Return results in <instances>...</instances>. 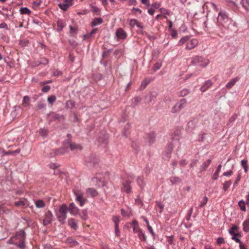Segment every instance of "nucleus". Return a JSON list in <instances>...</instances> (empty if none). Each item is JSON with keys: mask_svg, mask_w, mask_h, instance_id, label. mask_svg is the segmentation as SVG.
Masks as SVG:
<instances>
[{"mask_svg": "<svg viewBox=\"0 0 249 249\" xmlns=\"http://www.w3.org/2000/svg\"><path fill=\"white\" fill-rule=\"evenodd\" d=\"M187 103L185 99H181L177 103L176 105L172 107L171 112L173 113H175L179 112L181 109L183 108Z\"/></svg>", "mask_w": 249, "mask_h": 249, "instance_id": "obj_5", "label": "nucleus"}, {"mask_svg": "<svg viewBox=\"0 0 249 249\" xmlns=\"http://www.w3.org/2000/svg\"><path fill=\"white\" fill-rule=\"evenodd\" d=\"M66 106L68 108H72L74 107V103L71 100H68L66 103Z\"/></svg>", "mask_w": 249, "mask_h": 249, "instance_id": "obj_52", "label": "nucleus"}, {"mask_svg": "<svg viewBox=\"0 0 249 249\" xmlns=\"http://www.w3.org/2000/svg\"><path fill=\"white\" fill-rule=\"evenodd\" d=\"M67 212V206L66 204H63L60 206L58 212H56V216L61 224H64L65 223Z\"/></svg>", "mask_w": 249, "mask_h": 249, "instance_id": "obj_1", "label": "nucleus"}, {"mask_svg": "<svg viewBox=\"0 0 249 249\" xmlns=\"http://www.w3.org/2000/svg\"><path fill=\"white\" fill-rule=\"evenodd\" d=\"M73 192L75 196L76 202L79 203L81 207H83L87 201V199L84 197L83 192L78 189H73Z\"/></svg>", "mask_w": 249, "mask_h": 249, "instance_id": "obj_3", "label": "nucleus"}, {"mask_svg": "<svg viewBox=\"0 0 249 249\" xmlns=\"http://www.w3.org/2000/svg\"><path fill=\"white\" fill-rule=\"evenodd\" d=\"M180 135V132L179 130H177L174 132V136H172V139L173 140H178L179 138V136Z\"/></svg>", "mask_w": 249, "mask_h": 249, "instance_id": "obj_47", "label": "nucleus"}, {"mask_svg": "<svg viewBox=\"0 0 249 249\" xmlns=\"http://www.w3.org/2000/svg\"><path fill=\"white\" fill-rule=\"evenodd\" d=\"M137 182L141 190H143L145 185L143 177L142 176L138 177L137 179Z\"/></svg>", "mask_w": 249, "mask_h": 249, "instance_id": "obj_22", "label": "nucleus"}, {"mask_svg": "<svg viewBox=\"0 0 249 249\" xmlns=\"http://www.w3.org/2000/svg\"><path fill=\"white\" fill-rule=\"evenodd\" d=\"M69 42L70 44L73 48H75L78 45V43L74 40H70L69 41Z\"/></svg>", "mask_w": 249, "mask_h": 249, "instance_id": "obj_62", "label": "nucleus"}, {"mask_svg": "<svg viewBox=\"0 0 249 249\" xmlns=\"http://www.w3.org/2000/svg\"><path fill=\"white\" fill-rule=\"evenodd\" d=\"M79 214L82 220H86L88 219V211L86 209L82 210Z\"/></svg>", "mask_w": 249, "mask_h": 249, "instance_id": "obj_31", "label": "nucleus"}, {"mask_svg": "<svg viewBox=\"0 0 249 249\" xmlns=\"http://www.w3.org/2000/svg\"><path fill=\"white\" fill-rule=\"evenodd\" d=\"M243 231L245 232H249V217L243 223Z\"/></svg>", "mask_w": 249, "mask_h": 249, "instance_id": "obj_32", "label": "nucleus"}, {"mask_svg": "<svg viewBox=\"0 0 249 249\" xmlns=\"http://www.w3.org/2000/svg\"><path fill=\"white\" fill-rule=\"evenodd\" d=\"M51 115L52 116V118L53 121H55V120L60 121L63 118V116L59 114L53 113Z\"/></svg>", "mask_w": 249, "mask_h": 249, "instance_id": "obj_40", "label": "nucleus"}, {"mask_svg": "<svg viewBox=\"0 0 249 249\" xmlns=\"http://www.w3.org/2000/svg\"><path fill=\"white\" fill-rule=\"evenodd\" d=\"M158 93L156 91L150 92L148 94L145 96V99L147 103H152L154 104L156 102V99Z\"/></svg>", "mask_w": 249, "mask_h": 249, "instance_id": "obj_8", "label": "nucleus"}, {"mask_svg": "<svg viewBox=\"0 0 249 249\" xmlns=\"http://www.w3.org/2000/svg\"><path fill=\"white\" fill-rule=\"evenodd\" d=\"M59 8L63 11H66L69 8V6L68 4L66 3L63 1L62 3H60L58 4Z\"/></svg>", "mask_w": 249, "mask_h": 249, "instance_id": "obj_45", "label": "nucleus"}, {"mask_svg": "<svg viewBox=\"0 0 249 249\" xmlns=\"http://www.w3.org/2000/svg\"><path fill=\"white\" fill-rule=\"evenodd\" d=\"M221 167H222V166L221 164H219L218 165L215 172H214V173L213 174V175L212 176V178L213 180H216L217 179L218 176H219V174L221 170Z\"/></svg>", "mask_w": 249, "mask_h": 249, "instance_id": "obj_25", "label": "nucleus"}, {"mask_svg": "<svg viewBox=\"0 0 249 249\" xmlns=\"http://www.w3.org/2000/svg\"><path fill=\"white\" fill-rule=\"evenodd\" d=\"M142 101V98L140 96H137L134 99L131 104V106L135 107Z\"/></svg>", "mask_w": 249, "mask_h": 249, "instance_id": "obj_35", "label": "nucleus"}, {"mask_svg": "<svg viewBox=\"0 0 249 249\" xmlns=\"http://www.w3.org/2000/svg\"><path fill=\"white\" fill-rule=\"evenodd\" d=\"M193 207H191L188 211L187 216H186V220L187 221H189L191 218V215L193 213Z\"/></svg>", "mask_w": 249, "mask_h": 249, "instance_id": "obj_53", "label": "nucleus"}, {"mask_svg": "<svg viewBox=\"0 0 249 249\" xmlns=\"http://www.w3.org/2000/svg\"><path fill=\"white\" fill-rule=\"evenodd\" d=\"M138 236L140 240L143 241H146L147 239V237L144 233V232L141 229V230L138 231V233H137Z\"/></svg>", "mask_w": 249, "mask_h": 249, "instance_id": "obj_23", "label": "nucleus"}, {"mask_svg": "<svg viewBox=\"0 0 249 249\" xmlns=\"http://www.w3.org/2000/svg\"><path fill=\"white\" fill-rule=\"evenodd\" d=\"M240 77L238 76L235 77L234 78H232L230 81L226 84V87L228 89H231L235 83L239 81Z\"/></svg>", "mask_w": 249, "mask_h": 249, "instance_id": "obj_18", "label": "nucleus"}, {"mask_svg": "<svg viewBox=\"0 0 249 249\" xmlns=\"http://www.w3.org/2000/svg\"><path fill=\"white\" fill-rule=\"evenodd\" d=\"M64 146L67 147H70L71 150L72 151L75 150H81L82 149V146L79 144L75 143H72L71 140L67 139L64 142Z\"/></svg>", "mask_w": 249, "mask_h": 249, "instance_id": "obj_6", "label": "nucleus"}, {"mask_svg": "<svg viewBox=\"0 0 249 249\" xmlns=\"http://www.w3.org/2000/svg\"><path fill=\"white\" fill-rule=\"evenodd\" d=\"M246 203L242 199L238 202V206L242 211L245 212L246 211Z\"/></svg>", "mask_w": 249, "mask_h": 249, "instance_id": "obj_38", "label": "nucleus"}, {"mask_svg": "<svg viewBox=\"0 0 249 249\" xmlns=\"http://www.w3.org/2000/svg\"><path fill=\"white\" fill-rule=\"evenodd\" d=\"M232 182L231 180H228L227 181H225L223 184V189L225 191H226L230 187L231 185V184Z\"/></svg>", "mask_w": 249, "mask_h": 249, "instance_id": "obj_46", "label": "nucleus"}, {"mask_svg": "<svg viewBox=\"0 0 249 249\" xmlns=\"http://www.w3.org/2000/svg\"><path fill=\"white\" fill-rule=\"evenodd\" d=\"M103 20L101 18H96L93 20L91 23V26H95L100 25L103 23Z\"/></svg>", "mask_w": 249, "mask_h": 249, "instance_id": "obj_27", "label": "nucleus"}, {"mask_svg": "<svg viewBox=\"0 0 249 249\" xmlns=\"http://www.w3.org/2000/svg\"><path fill=\"white\" fill-rule=\"evenodd\" d=\"M209 63V60L201 56H196L192 58L191 64L194 66H199L204 68Z\"/></svg>", "mask_w": 249, "mask_h": 249, "instance_id": "obj_2", "label": "nucleus"}, {"mask_svg": "<svg viewBox=\"0 0 249 249\" xmlns=\"http://www.w3.org/2000/svg\"><path fill=\"white\" fill-rule=\"evenodd\" d=\"M135 204L138 205H142L143 203L139 196H138L137 198L135 200Z\"/></svg>", "mask_w": 249, "mask_h": 249, "instance_id": "obj_55", "label": "nucleus"}, {"mask_svg": "<svg viewBox=\"0 0 249 249\" xmlns=\"http://www.w3.org/2000/svg\"><path fill=\"white\" fill-rule=\"evenodd\" d=\"M78 220L73 218H69L68 220V224L72 229L74 231L77 230L78 226L77 225Z\"/></svg>", "mask_w": 249, "mask_h": 249, "instance_id": "obj_12", "label": "nucleus"}, {"mask_svg": "<svg viewBox=\"0 0 249 249\" xmlns=\"http://www.w3.org/2000/svg\"><path fill=\"white\" fill-rule=\"evenodd\" d=\"M156 134L154 132H150L147 134L146 138V142L148 145L152 144L155 141L156 139Z\"/></svg>", "mask_w": 249, "mask_h": 249, "instance_id": "obj_9", "label": "nucleus"}, {"mask_svg": "<svg viewBox=\"0 0 249 249\" xmlns=\"http://www.w3.org/2000/svg\"><path fill=\"white\" fill-rule=\"evenodd\" d=\"M169 179L172 184L180 183L181 182V179L178 177H171Z\"/></svg>", "mask_w": 249, "mask_h": 249, "instance_id": "obj_33", "label": "nucleus"}, {"mask_svg": "<svg viewBox=\"0 0 249 249\" xmlns=\"http://www.w3.org/2000/svg\"><path fill=\"white\" fill-rule=\"evenodd\" d=\"M49 63L48 60L45 58L42 57L40 59V60L39 61V64H41V65H46Z\"/></svg>", "mask_w": 249, "mask_h": 249, "instance_id": "obj_54", "label": "nucleus"}, {"mask_svg": "<svg viewBox=\"0 0 249 249\" xmlns=\"http://www.w3.org/2000/svg\"><path fill=\"white\" fill-rule=\"evenodd\" d=\"M208 197L206 196H205L202 200L201 201L199 205V208H202L207 203L208 201Z\"/></svg>", "mask_w": 249, "mask_h": 249, "instance_id": "obj_48", "label": "nucleus"}, {"mask_svg": "<svg viewBox=\"0 0 249 249\" xmlns=\"http://www.w3.org/2000/svg\"><path fill=\"white\" fill-rule=\"evenodd\" d=\"M240 3L246 11H249V0H241Z\"/></svg>", "mask_w": 249, "mask_h": 249, "instance_id": "obj_28", "label": "nucleus"}, {"mask_svg": "<svg viewBox=\"0 0 249 249\" xmlns=\"http://www.w3.org/2000/svg\"><path fill=\"white\" fill-rule=\"evenodd\" d=\"M248 160H247L244 159L241 161V164L242 167L244 170V172L247 173L248 171V165H247Z\"/></svg>", "mask_w": 249, "mask_h": 249, "instance_id": "obj_43", "label": "nucleus"}, {"mask_svg": "<svg viewBox=\"0 0 249 249\" xmlns=\"http://www.w3.org/2000/svg\"><path fill=\"white\" fill-rule=\"evenodd\" d=\"M35 204L36 208H41L45 206V202L41 199H38L35 201Z\"/></svg>", "mask_w": 249, "mask_h": 249, "instance_id": "obj_29", "label": "nucleus"}, {"mask_svg": "<svg viewBox=\"0 0 249 249\" xmlns=\"http://www.w3.org/2000/svg\"><path fill=\"white\" fill-rule=\"evenodd\" d=\"M212 162L211 160L209 159L206 161L204 162L200 166V172H203L206 170Z\"/></svg>", "mask_w": 249, "mask_h": 249, "instance_id": "obj_21", "label": "nucleus"}, {"mask_svg": "<svg viewBox=\"0 0 249 249\" xmlns=\"http://www.w3.org/2000/svg\"><path fill=\"white\" fill-rule=\"evenodd\" d=\"M229 232L231 235L232 236L231 239L234 240L236 243H239V246L241 244H243L241 241V240L237 237V236L238 235V234L236 233L235 232H232V231H229Z\"/></svg>", "mask_w": 249, "mask_h": 249, "instance_id": "obj_26", "label": "nucleus"}, {"mask_svg": "<svg viewBox=\"0 0 249 249\" xmlns=\"http://www.w3.org/2000/svg\"><path fill=\"white\" fill-rule=\"evenodd\" d=\"M196 122L195 120L190 121L187 125L186 130L188 132H191L196 126Z\"/></svg>", "mask_w": 249, "mask_h": 249, "instance_id": "obj_17", "label": "nucleus"}, {"mask_svg": "<svg viewBox=\"0 0 249 249\" xmlns=\"http://www.w3.org/2000/svg\"><path fill=\"white\" fill-rule=\"evenodd\" d=\"M53 219V215L52 213L48 210L45 214V217L43 220L44 226H47L50 224Z\"/></svg>", "mask_w": 249, "mask_h": 249, "instance_id": "obj_7", "label": "nucleus"}, {"mask_svg": "<svg viewBox=\"0 0 249 249\" xmlns=\"http://www.w3.org/2000/svg\"><path fill=\"white\" fill-rule=\"evenodd\" d=\"M131 183V181L127 179L122 183L123 186V190L127 194H129L131 192L132 188L130 185Z\"/></svg>", "mask_w": 249, "mask_h": 249, "instance_id": "obj_13", "label": "nucleus"}, {"mask_svg": "<svg viewBox=\"0 0 249 249\" xmlns=\"http://www.w3.org/2000/svg\"><path fill=\"white\" fill-rule=\"evenodd\" d=\"M56 98L54 95H51L48 98V102L49 104H52L56 101Z\"/></svg>", "mask_w": 249, "mask_h": 249, "instance_id": "obj_51", "label": "nucleus"}, {"mask_svg": "<svg viewBox=\"0 0 249 249\" xmlns=\"http://www.w3.org/2000/svg\"><path fill=\"white\" fill-rule=\"evenodd\" d=\"M13 238L18 241L22 239L25 240L26 233L23 230L17 231L15 235L13 236Z\"/></svg>", "mask_w": 249, "mask_h": 249, "instance_id": "obj_14", "label": "nucleus"}, {"mask_svg": "<svg viewBox=\"0 0 249 249\" xmlns=\"http://www.w3.org/2000/svg\"><path fill=\"white\" fill-rule=\"evenodd\" d=\"M41 4V1H34L32 3L33 8L36 9H37Z\"/></svg>", "mask_w": 249, "mask_h": 249, "instance_id": "obj_63", "label": "nucleus"}, {"mask_svg": "<svg viewBox=\"0 0 249 249\" xmlns=\"http://www.w3.org/2000/svg\"><path fill=\"white\" fill-rule=\"evenodd\" d=\"M198 41L196 39H193L190 41H188L186 44V49L191 50L196 47L198 44Z\"/></svg>", "mask_w": 249, "mask_h": 249, "instance_id": "obj_15", "label": "nucleus"}, {"mask_svg": "<svg viewBox=\"0 0 249 249\" xmlns=\"http://www.w3.org/2000/svg\"><path fill=\"white\" fill-rule=\"evenodd\" d=\"M229 20V17L225 11H220L218 13V16L217 18V25L220 27V26L225 27L226 24Z\"/></svg>", "mask_w": 249, "mask_h": 249, "instance_id": "obj_4", "label": "nucleus"}, {"mask_svg": "<svg viewBox=\"0 0 249 249\" xmlns=\"http://www.w3.org/2000/svg\"><path fill=\"white\" fill-rule=\"evenodd\" d=\"M189 90L187 89H184L180 91L179 96L181 97H184L186 96L189 93Z\"/></svg>", "mask_w": 249, "mask_h": 249, "instance_id": "obj_49", "label": "nucleus"}, {"mask_svg": "<svg viewBox=\"0 0 249 249\" xmlns=\"http://www.w3.org/2000/svg\"><path fill=\"white\" fill-rule=\"evenodd\" d=\"M29 43V41L26 39L21 40L19 41V44L22 47H25Z\"/></svg>", "mask_w": 249, "mask_h": 249, "instance_id": "obj_57", "label": "nucleus"}, {"mask_svg": "<svg viewBox=\"0 0 249 249\" xmlns=\"http://www.w3.org/2000/svg\"><path fill=\"white\" fill-rule=\"evenodd\" d=\"M116 36L118 39H124L127 37V34L122 28L118 29L116 31Z\"/></svg>", "mask_w": 249, "mask_h": 249, "instance_id": "obj_11", "label": "nucleus"}, {"mask_svg": "<svg viewBox=\"0 0 249 249\" xmlns=\"http://www.w3.org/2000/svg\"><path fill=\"white\" fill-rule=\"evenodd\" d=\"M87 193L91 195L92 196H95L98 195L97 192L93 188L87 189Z\"/></svg>", "mask_w": 249, "mask_h": 249, "instance_id": "obj_44", "label": "nucleus"}, {"mask_svg": "<svg viewBox=\"0 0 249 249\" xmlns=\"http://www.w3.org/2000/svg\"><path fill=\"white\" fill-rule=\"evenodd\" d=\"M130 128V124L129 123H127L124 126V130H123V134L125 137L127 136L128 132Z\"/></svg>", "mask_w": 249, "mask_h": 249, "instance_id": "obj_42", "label": "nucleus"}, {"mask_svg": "<svg viewBox=\"0 0 249 249\" xmlns=\"http://www.w3.org/2000/svg\"><path fill=\"white\" fill-rule=\"evenodd\" d=\"M90 8L91 9L92 11L94 13H97L100 12V9L96 6H92L91 5H90Z\"/></svg>", "mask_w": 249, "mask_h": 249, "instance_id": "obj_59", "label": "nucleus"}, {"mask_svg": "<svg viewBox=\"0 0 249 249\" xmlns=\"http://www.w3.org/2000/svg\"><path fill=\"white\" fill-rule=\"evenodd\" d=\"M57 31L60 32L63 30V28L65 27V23L62 19H59L57 21Z\"/></svg>", "mask_w": 249, "mask_h": 249, "instance_id": "obj_24", "label": "nucleus"}, {"mask_svg": "<svg viewBox=\"0 0 249 249\" xmlns=\"http://www.w3.org/2000/svg\"><path fill=\"white\" fill-rule=\"evenodd\" d=\"M30 98L28 96H25L23 97L22 100V105L24 107H26L29 106Z\"/></svg>", "mask_w": 249, "mask_h": 249, "instance_id": "obj_37", "label": "nucleus"}, {"mask_svg": "<svg viewBox=\"0 0 249 249\" xmlns=\"http://www.w3.org/2000/svg\"><path fill=\"white\" fill-rule=\"evenodd\" d=\"M173 149V144L172 142H170L167 145L166 149L165 150L172 152Z\"/></svg>", "mask_w": 249, "mask_h": 249, "instance_id": "obj_56", "label": "nucleus"}, {"mask_svg": "<svg viewBox=\"0 0 249 249\" xmlns=\"http://www.w3.org/2000/svg\"><path fill=\"white\" fill-rule=\"evenodd\" d=\"M70 34L71 36H75L76 35L78 31V29L77 27H74L72 26H70Z\"/></svg>", "mask_w": 249, "mask_h": 249, "instance_id": "obj_36", "label": "nucleus"}, {"mask_svg": "<svg viewBox=\"0 0 249 249\" xmlns=\"http://www.w3.org/2000/svg\"><path fill=\"white\" fill-rule=\"evenodd\" d=\"M129 25L133 28L135 26H136L137 27L140 29H143V26L142 24V23H140L137 19H131L129 20Z\"/></svg>", "mask_w": 249, "mask_h": 249, "instance_id": "obj_16", "label": "nucleus"}, {"mask_svg": "<svg viewBox=\"0 0 249 249\" xmlns=\"http://www.w3.org/2000/svg\"><path fill=\"white\" fill-rule=\"evenodd\" d=\"M15 205L16 206H22L25 205V203L23 200H19L15 202Z\"/></svg>", "mask_w": 249, "mask_h": 249, "instance_id": "obj_61", "label": "nucleus"}, {"mask_svg": "<svg viewBox=\"0 0 249 249\" xmlns=\"http://www.w3.org/2000/svg\"><path fill=\"white\" fill-rule=\"evenodd\" d=\"M213 82L211 80H208L206 81L203 85V86L200 88V90L202 92H205L212 85Z\"/></svg>", "mask_w": 249, "mask_h": 249, "instance_id": "obj_19", "label": "nucleus"}, {"mask_svg": "<svg viewBox=\"0 0 249 249\" xmlns=\"http://www.w3.org/2000/svg\"><path fill=\"white\" fill-rule=\"evenodd\" d=\"M68 211L70 212L71 215L75 216L79 213V209L75 205V204L72 202L70 204L69 207L68 208Z\"/></svg>", "mask_w": 249, "mask_h": 249, "instance_id": "obj_10", "label": "nucleus"}, {"mask_svg": "<svg viewBox=\"0 0 249 249\" xmlns=\"http://www.w3.org/2000/svg\"><path fill=\"white\" fill-rule=\"evenodd\" d=\"M19 12L20 14H26L28 15H30L31 13V10L26 7L21 8L19 10Z\"/></svg>", "mask_w": 249, "mask_h": 249, "instance_id": "obj_34", "label": "nucleus"}, {"mask_svg": "<svg viewBox=\"0 0 249 249\" xmlns=\"http://www.w3.org/2000/svg\"><path fill=\"white\" fill-rule=\"evenodd\" d=\"M159 11L163 15H169L170 14V11L167 9H166L160 8L159 9Z\"/></svg>", "mask_w": 249, "mask_h": 249, "instance_id": "obj_60", "label": "nucleus"}, {"mask_svg": "<svg viewBox=\"0 0 249 249\" xmlns=\"http://www.w3.org/2000/svg\"><path fill=\"white\" fill-rule=\"evenodd\" d=\"M67 147H64V144L63 145V147L59 148V149H55L53 150V151L54 153V155H62L64 154L67 151Z\"/></svg>", "mask_w": 249, "mask_h": 249, "instance_id": "obj_20", "label": "nucleus"}, {"mask_svg": "<svg viewBox=\"0 0 249 249\" xmlns=\"http://www.w3.org/2000/svg\"><path fill=\"white\" fill-rule=\"evenodd\" d=\"M171 34V36L173 38L177 37L178 36V33L175 29H172L169 31Z\"/></svg>", "mask_w": 249, "mask_h": 249, "instance_id": "obj_58", "label": "nucleus"}, {"mask_svg": "<svg viewBox=\"0 0 249 249\" xmlns=\"http://www.w3.org/2000/svg\"><path fill=\"white\" fill-rule=\"evenodd\" d=\"M150 83V80L149 79H145L141 83V89H144L147 85Z\"/></svg>", "mask_w": 249, "mask_h": 249, "instance_id": "obj_50", "label": "nucleus"}, {"mask_svg": "<svg viewBox=\"0 0 249 249\" xmlns=\"http://www.w3.org/2000/svg\"><path fill=\"white\" fill-rule=\"evenodd\" d=\"M172 152L170 151H165V152L163 154V159L164 160H168L171 157Z\"/></svg>", "mask_w": 249, "mask_h": 249, "instance_id": "obj_39", "label": "nucleus"}, {"mask_svg": "<svg viewBox=\"0 0 249 249\" xmlns=\"http://www.w3.org/2000/svg\"><path fill=\"white\" fill-rule=\"evenodd\" d=\"M189 40V37L188 36H186L183 37H182L179 42H178V46H181L185 43H187V42Z\"/></svg>", "mask_w": 249, "mask_h": 249, "instance_id": "obj_41", "label": "nucleus"}, {"mask_svg": "<svg viewBox=\"0 0 249 249\" xmlns=\"http://www.w3.org/2000/svg\"><path fill=\"white\" fill-rule=\"evenodd\" d=\"M206 135L205 133H203L199 135V137L198 138L197 141L198 142H202L205 139V136Z\"/></svg>", "mask_w": 249, "mask_h": 249, "instance_id": "obj_64", "label": "nucleus"}, {"mask_svg": "<svg viewBox=\"0 0 249 249\" xmlns=\"http://www.w3.org/2000/svg\"><path fill=\"white\" fill-rule=\"evenodd\" d=\"M25 240H18V242H16V245L18 248L21 249H25Z\"/></svg>", "mask_w": 249, "mask_h": 249, "instance_id": "obj_30", "label": "nucleus"}]
</instances>
